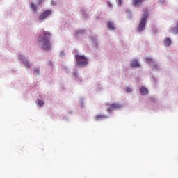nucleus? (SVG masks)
<instances>
[{
    "label": "nucleus",
    "mask_w": 178,
    "mask_h": 178,
    "mask_svg": "<svg viewBox=\"0 0 178 178\" xmlns=\"http://www.w3.org/2000/svg\"><path fill=\"white\" fill-rule=\"evenodd\" d=\"M164 44H165L167 47H170V45L172 44V40H170L169 38H166L165 40H164Z\"/></svg>",
    "instance_id": "14"
},
{
    "label": "nucleus",
    "mask_w": 178,
    "mask_h": 178,
    "mask_svg": "<svg viewBox=\"0 0 178 178\" xmlns=\"http://www.w3.org/2000/svg\"><path fill=\"white\" fill-rule=\"evenodd\" d=\"M145 0H132V6L134 8H140L143 6Z\"/></svg>",
    "instance_id": "5"
},
{
    "label": "nucleus",
    "mask_w": 178,
    "mask_h": 178,
    "mask_svg": "<svg viewBox=\"0 0 178 178\" xmlns=\"http://www.w3.org/2000/svg\"><path fill=\"white\" fill-rule=\"evenodd\" d=\"M106 118H108V115H96L95 116V120H100L102 119H106Z\"/></svg>",
    "instance_id": "13"
},
{
    "label": "nucleus",
    "mask_w": 178,
    "mask_h": 178,
    "mask_svg": "<svg viewBox=\"0 0 178 178\" xmlns=\"http://www.w3.org/2000/svg\"><path fill=\"white\" fill-rule=\"evenodd\" d=\"M125 91L127 93H131L133 92V88L127 87V88H125Z\"/></svg>",
    "instance_id": "17"
},
{
    "label": "nucleus",
    "mask_w": 178,
    "mask_h": 178,
    "mask_svg": "<svg viewBox=\"0 0 178 178\" xmlns=\"http://www.w3.org/2000/svg\"><path fill=\"white\" fill-rule=\"evenodd\" d=\"M74 76L75 77H77V72H74Z\"/></svg>",
    "instance_id": "24"
},
{
    "label": "nucleus",
    "mask_w": 178,
    "mask_h": 178,
    "mask_svg": "<svg viewBox=\"0 0 178 178\" xmlns=\"http://www.w3.org/2000/svg\"><path fill=\"white\" fill-rule=\"evenodd\" d=\"M159 70V67L158 65V64H154V65L152 67V70L154 71H156Z\"/></svg>",
    "instance_id": "18"
},
{
    "label": "nucleus",
    "mask_w": 178,
    "mask_h": 178,
    "mask_svg": "<svg viewBox=\"0 0 178 178\" xmlns=\"http://www.w3.org/2000/svg\"><path fill=\"white\" fill-rule=\"evenodd\" d=\"M38 5L42 6V3H44L45 0H38Z\"/></svg>",
    "instance_id": "22"
},
{
    "label": "nucleus",
    "mask_w": 178,
    "mask_h": 178,
    "mask_svg": "<svg viewBox=\"0 0 178 178\" xmlns=\"http://www.w3.org/2000/svg\"><path fill=\"white\" fill-rule=\"evenodd\" d=\"M117 3L119 6H121L123 3V1L122 0H117Z\"/></svg>",
    "instance_id": "21"
},
{
    "label": "nucleus",
    "mask_w": 178,
    "mask_h": 178,
    "mask_svg": "<svg viewBox=\"0 0 178 178\" xmlns=\"http://www.w3.org/2000/svg\"><path fill=\"white\" fill-rule=\"evenodd\" d=\"M131 67L134 68H140V65L139 64L138 60L134 59L132 61H131Z\"/></svg>",
    "instance_id": "8"
},
{
    "label": "nucleus",
    "mask_w": 178,
    "mask_h": 178,
    "mask_svg": "<svg viewBox=\"0 0 178 178\" xmlns=\"http://www.w3.org/2000/svg\"><path fill=\"white\" fill-rule=\"evenodd\" d=\"M172 32L174 33V34H177L178 33V22L177 23V25L174 28H172Z\"/></svg>",
    "instance_id": "16"
},
{
    "label": "nucleus",
    "mask_w": 178,
    "mask_h": 178,
    "mask_svg": "<svg viewBox=\"0 0 178 178\" xmlns=\"http://www.w3.org/2000/svg\"><path fill=\"white\" fill-rule=\"evenodd\" d=\"M150 100H151V101H153V100H154V99L152 98V97H150Z\"/></svg>",
    "instance_id": "25"
},
{
    "label": "nucleus",
    "mask_w": 178,
    "mask_h": 178,
    "mask_svg": "<svg viewBox=\"0 0 178 178\" xmlns=\"http://www.w3.org/2000/svg\"><path fill=\"white\" fill-rule=\"evenodd\" d=\"M51 15V10H46L45 11H44L43 13H42L39 17H38V19L40 21L42 20H44L46 19L49 15Z\"/></svg>",
    "instance_id": "4"
},
{
    "label": "nucleus",
    "mask_w": 178,
    "mask_h": 178,
    "mask_svg": "<svg viewBox=\"0 0 178 178\" xmlns=\"http://www.w3.org/2000/svg\"><path fill=\"white\" fill-rule=\"evenodd\" d=\"M149 17V13L146 12L143 14L138 27L137 28L138 32L143 31L145 29L147 18Z\"/></svg>",
    "instance_id": "3"
},
{
    "label": "nucleus",
    "mask_w": 178,
    "mask_h": 178,
    "mask_svg": "<svg viewBox=\"0 0 178 178\" xmlns=\"http://www.w3.org/2000/svg\"><path fill=\"white\" fill-rule=\"evenodd\" d=\"M121 106H122L118 103L112 104L110 106H108V107H107V111L108 112H111V111H113L115 109L120 108Z\"/></svg>",
    "instance_id": "6"
},
{
    "label": "nucleus",
    "mask_w": 178,
    "mask_h": 178,
    "mask_svg": "<svg viewBox=\"0 0 178 178\" xmlns=\"http://www.w3.org/2000/svg\"><path fill=\"white\" fill-rule=\"evenodd\" d=\"M159 2H160V3H165V0H159Z\"/></svg>",
    "instance_id": "23"
},
{
    "label": "nucleus",
    "mask_w": 178,
    "mask_h": 178,
    "mask_svg": "<svg viewBox=\"0 0 178 178\" xmlns=\"http://www.w3.org/2000/svg\"><path fill=\"white\" fill-rule=\"evenodd\" d=\"M40 71V67L35 66L34 67V70H33V74H35V76H39Z\"/></svg>",
    "instance_id": "12"
},
{
    "label": "nucleus",
    "mask_w": 178,
    "mask_h": 178,
    "mask_svg": "<svg viewBox=\"0 0 178 178\" xmlns=\"http://www.w3.org/2000/svg\"><path fill=\"white\" fill-rule=\"evenodd\" d=\"M140 93L143 95L145 96L146 95L148 94V90L147 88L145 87H142L140 88Z\"/></svg>",
    "instance_id": "10"
},
{
    "label": "nucleus",
    "mask_w": 178,
    "mask_h": 178,
    "mask_svg": "<svg viewBox=\"0 0 178 178\" xmlns=\"http://www.w3.org/2000/svg\"><path fill=\"white\" fill-rule=\"evenodd\" d=\"M107 27L108 28L109 30H115V25L114 22H112L111 21H108L106 23Z\"/></svg>",
    "instance_id": "9"
},
{
    "label": "nucleus",
    "mask_w": 178,
    "mask_h": 178,
    "mask_svg": "<svg viewBox=\"0 0 178 178\" xmlns=\"http://www.w3.org/2000/svg\"><path fill=\"white\" fill-rule=\"evenodd\" d=\"M38 104L41 107L44 104V102L43 100H38Z\"/></svg>",
    "instance_id": "19"
},
{
    "label": "nucleus",
    "mask_w": 178,
    "mask_h": 178,
    "mask_svg": "<svg viewBox=\"0 0 178 178\" xmlns=\"http://www.w3.org/2000/svg\"><path fill=\"white\" fill-rule=\"evenodd\" d=\"M75 63L76 65L79 67H84L89 63V60L85 56L76 54L75 55Z\"/></svg>",
    "instance_id": "2"
},
{
    "label": "nucleus",
    "mask_w": 178,
    "mask_h": 178,
    "mask_svg": "<svg viewBox=\"0 0 178 178\" xmlns=\"http://www.w3.org/2000/svg\"><path fill=\"white\" fill-rule=\"evenodd\" d=\"M107 5L109 8H113V5H112V3L110 1H107Z\"/></svg>",
    "instance_id": "20"
},
{
    "label": "nucleus",
    "mask_w": 178,
    "mask_h": 178,
    "mask_svg": "<svg viewBox=\"0 0 178 178\" xmlns=\"http://www.w3.org/2000/svg\"><path fill=\"white\" fill-rule=\"evenodd\" d=\"M20 60L22 61V63L26 68H27V69L31 68V65H30L29 62L28 61V60L25 58V56L21 55Z\"/></svg>",
    "instance_id": "7"
},
{
    "label": "nucleus",
    "mask_w": 178,
    "mask_h": 178,
    "mask_svg": "<svg viewBox=\"0 0 178 178\" xmlns=\"http://www.w3.org/2000/svg\"><path fill=\"white\" fill-rule=\"evenodd\" d=\"M31 8L33 10V11L34 13H37L38 12V7H37V6L34 3H33V2L31 3Z\"/></svg>",
    "instance_id": "15"
},
{
    "label": "nucleus",
    "mask_w": 178,
    "mask_h": 178,
    "mask_svg": "<svg viewBox=\"0 0 178 178\" xmlns=\"http://www.w3.org/2000/svg\"><path fill=\"white\" fill-rule=\"evenodd\" d=\"M51 38V33L47 31H44L40 39V42L42 45V50L45 51H49L51 48V43L50 42V38Z\"/></svg>",
    "instance_id": "1"
},
{
    "label": "nucleus",
    "mask_w": 178,
    "mask_h": 178,
    "mask_svg": "<svg viewBox=\"0 0 178 178\" xmlns=\"http://www.w3.org/2000/svg\"><path fill=\"white\" fill-rule=\"evenodd\" d=\"M145 60H146L147 63L149 65H153L155 64V61L149 57H147L146 58H145Z\"/></svg>",
    "instance_id": "11"
}]
</instances>
